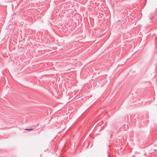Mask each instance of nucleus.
I'll list each match as a JSON object with an SVG mask.
<instances>
[{"label":"nucleus","mask_w":157,"mask_h":157,"mask_svg":"<svg viewBox=\"0 0 157 157\" xmlns=\"http://www.w3.org/2000/svg\"><path fill=\"white\" fill-rule=\"evenodd\" d=\"M33 128H30L29 129H25V130H33Z\"/></svg>","instance_id":"obj_1"},{"label":"nucleus","mask_w":157,"mask_h":157,"mask_svg":"<svg viewBox=\"0 0 157 157\" xmlns=\"http://www.w3.org/2000/svg\"><path fill=\"white\" fill-rule=\"evenodd\" d=\"M43 64H42V63H40V66H42V65Z\"/></svg>","instance_id":"obj_2"}]
</instances>
